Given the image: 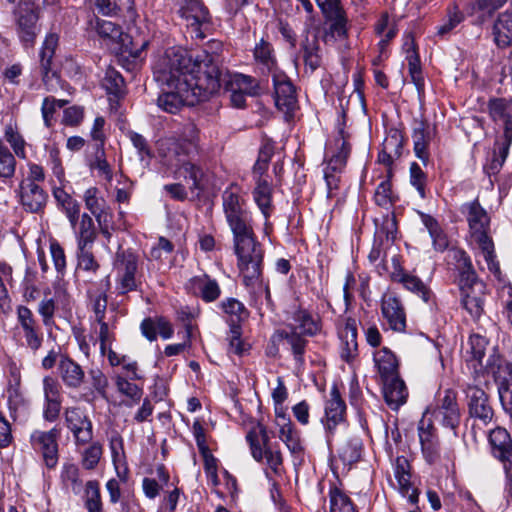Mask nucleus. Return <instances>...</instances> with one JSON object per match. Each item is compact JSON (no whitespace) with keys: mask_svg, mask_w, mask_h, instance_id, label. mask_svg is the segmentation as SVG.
I'll return each instance as SVG.
<instances>
[{"mask_svg":"<svg viewBox=\"0 0 512 512\" xmlns=\"http://www.w3.org/2000/svg\"><path fill=\"white\" fill-rule=\"evenodd\" d=\"M91 169L97 170L100 175H103L106 180L112 179V171L110 165L105 159L104 147L102 144H95V158L90 163Z\"/></svg>","mask_w":512,"mask_h":512,"instance_id":"nucleus-59","label":"nucleus"},{"mask_svg":"<svg viewBox=\"0 0 512 512\" xmlns=\"http://www.w3.org/2000/svg\"><path fill=\"white\" fill-rule=\"evenodd\" d=\"M381 310L389 327L397 332L406 328V313L401 301L393 295H385L382 299Z\"/></svg>","mask_w":512,"mask_h":512,"instance_id":"nucleus-20","label":"nucleus"},{"mask_svg":"<svg viewBox=\"0 0 512 512\" xmlns=\"http://www.w3.org/2000/svg\"><path fill=\"white\" fill-rule=\"evenodd\" d=\"M495 42L500 47H507L512 43V11L499 15L493 27Z\"/></svg>","mask_w":512,"mask_h":512,"instance_id":"nucleus-35","label":"nucleus"},{"mask_svg":"<svg viewBox=\"0 0 512 512\" xmlns=\"http://www.w3.org/2000/svg\"><path fill=\"white\" fill-rule=\"evenodd\" d=\"M489 443L492 454L500 461L512 457V438L509 432L502 427H496L489 433Z\"/></svg>","mask_w":512,"mask_h":512,"instance_id":"nucleus-27","label":"nucleus"},{"mask_svg":"<svg viewBox=\"0 0 512 512\" xmlns=\"http://www.w3.org/2000/svg\"><path fill=\"white\" fill-rule=\"evenodd\" d=\"M20 203L25 211L40 213L43 211L48 195L38 184L21 182L19 186Z\"/></svg>","mask_w":512,"mask_h":512,"instance_id":"nucleus-19","label":"nucleus"},{"mask_svg":"<svg viewBox=\"0 0 512 512\" xmlns=\"http://www.w3.org/2000/svg\"><path fill=\"white\" fill-rule=\"evenodd\" d=\"M247 441L250 444L251 453L253 458L260 462L265 456L268 466L274 471L278 472L279 467L282 464V456L279 451L273 450L271 447H266V450L263 451L262 447L259 444L257 436L249 432L246 436Z\"/></svg>","mask_w":512,"mask_h":512,"instance_id":"nucleus-28","label":"nucleus"},{"mask_svg":"<svg viewBox=\"0 0 512 512\" xmlns=\"http://www.w3.org/2000/svg\"><path fill=\"white\" fill-rule=\"evenodd\" d=\"M221 49V42L213 40L209 42L208 48L200 51L207 53L213 59V63L219 71L220 88L224 86L225 91H236L251 97L257 96L260 86L255 78L240 73H229L220 67L219 51Z\"/></svg>","mask_w":512,"mask_h":512,"instance_id":"nucleus-5","label":"nucleus"},{"mask_svg":"<svg viewBox=\"0 0 512 512\" xmlns=\"http://www.w3.org/2000/svg\"><path fill=\"white\" fill-rule=\"evenodd\" d=\"M330 512H356L355 505L351 499L337 487L329 492Z\"/></svg>","mask_w":512,"mask_h":512,"instance_id":"nucleus-43","label":"nucleus"},{"mask_svg":"<svg viewBox=\"0 0 512 512\" xmlns=\"http://www.w3.org/2000/svg\"><path fill=\"white\" fill-rule=\"evenodd\" d=\"M77 248L92 247L96 238L93 219L88 214L81 216L78 230L75 232Z\"/></svg>","mask_w":512,"mask_h":512,"instance_id":"nucleus-41","label":"nucleus"},{"mask_svg":"<svg viewBox=\"0 0 512 512\" xmlns=\"http://www.w3.org/2000/svg\"><path fill=\"white\" fill-rule=\"evenodd\" d=\"M457 284L460 292L465 291H483L485 290L484 283L478 278L477 273L470 263L466 265L464 269H457Z\"/></svg>","mask_w":512,"mask_h":512,"instance_id":"nucleus-37","label":"nucleus"},{"mask_svg":"<svg viewBox=\"0 0 512 512\" xmlns=\"http://www.w3.org/2000/svg\"><path fill=\"white\" fill-rule=\"evenodd\" d=\"M421 221L429 232L433 246L438 251H444L448 247V240L436 219L428 214L421 213Z\"/></svg>","mask_w":512,"mask_h":512,"instance_id":"nucleus-40","label":"nucleus"},{"mask_svg":"<svg viewBox=\"0 0 512 512\" xmlns=\"http://www.w3.org/2000/svg\"><path fill=\"white\" fill-rule=\"evenodd\" d=\"M484 291H465L461 293V302L472 318L478 319L484 311Z\"/></svg>","mask_w":512,"mask_h":512,"instance_id":"nucleus-42","label":"nucleus"},{"mask_svg":"<svg viewBox=\"0 0 512 512\" xmlns=\"http://www.w3.org/2000/svg\"><path fill=\"white\" fill-rule=\"evenodd\" d=\"M393 280L401 283L407 290L419 295L426 303L433 298L432 291L415 275L399 271L394 273Z\"/></svg>","mask_w":512,"mask_h":512,"instance_id":"nucleus-31","label":"nucleus"},{"mask_svg":"<svg viewBox=\"0 0 512 512\" xmlns=\"http://www.w3.org/2000/svg\"><path fill=\"white\" fill-rule=\"evenodd\" d=\"M160 154L165 159V164L170 167H177L185 162V157L194 153L188 149V145L178 138H168L160 142Z\"/></svg>","mask_w":512,"mask_h":512,"instance_id":"nucleus-23","label":"nucleus"},{"mask_svg":"<svg viewBox=\"0 0 512 512\" xmlns=\"http://www.w3.org/2000/svg\"><path fill=\"white\" fill-rule=\"evenodd\" d=\"M345 410V402L340 397L338 389L333 387L325 405V418L322 419L327 433L332 434L336 426L343 422Z\"/></svg>","mask_w":512,"mask_h":512,"instance_id":"nucleus-22","label":"nucleus"},{"mask_svg":"<svg viewBox=\"0 0 512 512\" xmlns=\"http://www.w3.org/2000/svg\"><path fill=\"white\" fill-rule=\"evenodd\" d=\"M178 139L187 144L188 149L198 151L199 130L194 123L184 125Z\"/></svg>","mask_w":512,"mask_h":512,"instance_id":"nucleus-62","label":"nucleus"},{"mask_svg":"<svg viewBox=\"0 0 512 512\" xmlns=\"http://www.w3.org/2000/svg\"><path fill=\"white\" fill-rule=\"evenodd\" d=\"M430 133L427 131V125L424 121H415L412 140L414 144L415 155L424 163L428 161L429 153L427 151L430 142Z\"/></svg>","mask_w":512,"mask_h":512,"instance_id":"nucleus-32","label":"nucleus"},{"mask_svg":"<svg viewBox=\"0 0 512 512\" xmlns=\"http://www.w3.org/2000/svg\"><path fill=\"white\" fill-rule=\"evenodd\" d=\"M434 415L443 427L452 430L454 435L457 434L456 431L461 422V413L454 391L446 390L444 392Z\"/></svg>","mask_w":512,"mask_h":512,"instance_id":"nucleus-14","label":"nucleus"},{"mask_svg":"<svg viewBox=\"0 0 512 512\" xmlns=\"http://www.w3.org/2000/svg\"><path fill=\"white\" fill-rule=\"evenodd\" d=\"M16 315L17 326L15 330L17 334H20L28 329L34 328L39 325L32 311L26 306H18L16 309Z\"/></svg>","mask_w":512,"mask_h":512,"instance_id":"nucleus-56","label":"nucleus"},{"mask_svg":"<svg viewBox=\"0 0 512 512\" xmlns=\"http://www.w3.org/2000/svg\"><path fill=\"white\" fill-rule=\"evenodd\" d=\"M56 311V303L53 298H43L37 308L38 314L42 318V323L46 328H51L54 324V315Z\"/></svg>","mask_w":512,"mask_h":512,"instance_id":"nucleus-60","label":"nucleus"},{"mask_svg":"<svg viewBox=\"0 0 512 512\" xmlns=\"http://www.w3.org/2000/svg\"><path fill=\"white\" fill-rule=\"evenodd\" d=\"M65 422L77 444H86L93 438L92 422L79 407H68L64 411Z\"/></svg>","mask_w":512,"mask_h":512,"instance_id":"nucleus-13","label":"nucleus"},{"mask_svg":"<svg viewBox=\"0 0 512 512\" xmlns=\"http://www.w3.org/2000/svg\"><path fill=\"white\" fill-rule=\"evenodd\" d=\"M44 405L43 418L48 422H54L61 411V386L57 379L45 376L42 380Z\"/></svg>","mask_w":512,"mask_h":512,"instance_id":"nucleus-16","label":"nucleus"},{"mask_svg":"<svg viewBox=\"0 0 512 512\" xmlns=\"http://www.w3.org/2000/svg\"><path fill=\"white\" fill-rule=\"evenodd\" d=\"M481 385L476 382L467 384L464 391L470 416L487 424L493 418V410L489 404L488 396Z\"/></svg>","mask_w":512,"mask_h":512,"instance_id":"nucleus-12","label":"nucleus"},{"mask_svg":"<svg viewBox=\"0 0 512 512\" xmlns=\"http://www.w3.org/2000/svg\"><path fill=\"white\" fill-rule=\"evenodd\" d=\"M394 474L397 479L399 489L404 496H407L411 504L418 501V493L411 486L410 464L404 456L397 457L394 464Z\"/></svg>","mask_w":512,"mask_h":512,"instance_id":"nucleus-26","label":"nucleus"},{"mask_svg":"<svg viewBox=\"0 0 512 512\" xmlns=\"http://www.w3.org/2000/svg\"><path fill=\"white\" fill-rule=\"evenodd\" d=\"M105 90L116 97L124 93V79L122 75L112 67H108L102 79Z\"/></svg>","mask_w":512,"mask_h":512,"instance_id":"nucleus-44","label":"nucleus"},{"mask_svg":"<svg viewBox=\"0 0 512 512\" xmlns=\"http://www.w3.org/2000/svg\"><path fill=\"white\" fill-rule=\"evenodd\" d=\"M102 447L98 443L90 445L83 453L82 464L86 469H93L99 462Z\"/></svg>","mask_w":512,"mask_h":512,"instance_id":"nucleus-64","label":"nucleus"},{"mask_svg":"<svg viewBox=\"0 0 512 512\" xmlns=\"http://www.w3.org/2000/svg\"><path fill=\"white\" fill-rule=\"evenodd\" d=\"M301 51L303 53V61L305 70H310L311 73L316 71L322 63V57L320 55V46L316 37L311 41L307 38L301 45Z\"/></svg>","mask_w":512,"mask_h":512,"instance_id":"nucleus-39","label":"nucleus"},{"mask_svg":"<svg viewBox=\"0 0 512 512\" xmlns=\"http://www.w3.org/2000/svg\"><path fill=\"white\" fill-rule=\"evenodd\" d=\"M233 244L243 282H257L262 275L263 249L254 230L233 234Z\"/></svg>","mask_w":512,"mask_h":512,"instance_id":"nucleus-4","label":"nucleus"},{"mask_svg":"<svg viewBox=\"0 0 512 512\" xmlns=\"http://www.w3.org/2000/svg\"><path fill=\"white\" fill-rule=\"evenodd\" d=\"M24 340L23 345L36 353L43 344L44 336L41 327L38 325L19 334Z\"/></svg>","mask_w":512,"mask_h":512,"instance_id":"nucleus-58","label":"nucleus"},{"mask_svg":"<svg viewBox=\"0 0 512 512\" xmlns=\"http://www.w3.org/2000/svg\"><path fill=\"white\" fill-rule=\"evenodd\" d=\"M39 13L36 9L26 5L15 12V25L18 39L25 49L33 48L40 33L38 25Z\"/></svg>","mask_w":512,"mask_h":512,"instance_id":"nucleus-10","label":"nucleus"},{"mask_svg":"<svg viewBox=\"0 0 512 512\" xmlns=\"http://www.w3.org/2000/svg\"><path fill=\"white\" fill-rule=\"evenodd\" d=\"M98 189L96 187H91L85 191L84 201L86 208L97 217L100 222L101 214L105 208V200L103 198L98 197Z\"/></svg>","mask_w":512,"mask_h":512,"instance_id":"nucleus-54","label":"nucleus"},{"mask_svg":"<svg viewBox=\"0 0 512 512\" xmlns=\"http://www.w3.org/2000/svg\"><path fill=\"white\" fill-rule=\"evenodd\" d=\"M463 20V13L458 9V6L454 4L452 8L448 9L447 16L443 22L437 26V35L440 37H445Z\"/></svg>","mask_w":512,"mask_h":512,"instance_id":"nucleus-48","label":"nucleus"},{"mask_svg":"<svg viewBox=\"0 0 512 512\" xmlns=\"http://www.w3.org/2000/svg\"><path fill=\"white\" fill-rule=\"evenodd\" d=\"M58 370L60 378L66 387L78 389L84 383L85 372L83 368L70 357H61Z\"/></svg>","mask_w":512,"mask_h":512,"instance_id":"nucleus-24","label":"nucleus"},{"mask_svg":"<svg viewBox=\"0 0 512 512\" xmlns=\"http://www.w3.org/2000/svg\"><path fill=\"white\" fill-rule=\"evenodd\" d=\"M276 106L285 112L292 111L297 103L296 91L290 79L283 73L273 74Z\"/></svg>","mask_w":512,"mask_h":512,"instance_id":"nucleus-18","label":"nucleus"},{"mask_svg":"<svg viewBox=\"0 0 512 512\" xmlns=\"http://www.w3.org/2000/svg\"><path fill=\"white\" fill-rule=\"evenodd\" d=\"M282 336L286 339L287 343L290 345L292 352L294 354L295 360L302 364L304 359L303 355L305 352V347L307 341L302 337L301 333H298L295 330H291L289 332H283Z\"/></svg>","mask_w":512,"mask_h":512,"instance_id":"nucleus-50","label":"nucleus"},{"mask_svg":"<svg viewBox=\"0 0 512 512\" xmlns=\"http://www.w3.org/2000/svg\"><path fill=\"white\" fill-rule=\"evenodd\" d=\"M361 442L359 439L347 441L339 450V457L344 464L357 462L361 457Z\"/></svg>","mask_w":512,"mask_h":512,"instance_id":"nucleus-55","label":"nucleus"},{"mask_svg":"<svg viewBox=\"0 0 512 512\" xmlns=\"http://www.w3.org/2000/svg\"><path fill=\"white\" fill-rule=\"evenodd\" d=\"M222 205L232 234L253 229L251 212L236 186L231 185L223 192Z\"/></svg>","mask_w":512,"mask_h":512,"instance_id":"nucleus-6","label":"nucleus"},{"mask_svg":"<svg viewBox=\"0 0 512 512\" xmlns=\"http://www.w3.org/2000/svg\"><path fill=\"white\" fill-rule=\"evenodd\" d=\"M374 362L382 380L399 375L396 356L388 348L383 347L376 351Z\"/></svg>","mask_w":512,"mask_h":512,"instance_id":"nucleus-30","label":"nucleus"},{"mask_svg":"<svg viewBox=\"0 0 512 512\" xmlns=\"http://www.w3.org/2000/svg\"><path fill=\"white\" fill-rule=\"evenodd\" d=\"M382 381L383 394L386 403L391 409L397 410L406 402L408 396V391L404 381L400 379L399 375Z\"/></svg>","mask_w":512,"mask_h":512,"instance_id":"nucleus-25","label":"nucleus"},{"mask_svg":"<svg viewBox=\"0 0 512 512\" xmlns=\"http://www.w3.org/2000/svg\"><path fill=\"white\" fill-rule=\"evenodd\" d=\"M327 28L324 35L325 42L343 41L348 37L349 20L342 6H336L322 11Z\"/></svg>","mask_w":512,"mask_h":512,"instance_id":"nucleus-15","label":"nucleus"},{"mask_svg":"<svg viewBox=\"0 0 512 512\" xmlns=\"http://www.w3.org/2000/svg\"><path fill=\"white\" fill-rule=\"evenodd\" d=\"M254 57L256 61L263 64L268 71H271L276 64L271 44L263 39L255 46Z\"/></svg>","mask_w":512,"mask_h":512,"instance_id":"nucleus-52","label":"nucleus"},{"mask_svg":"<svg viewBox=\"0 0 512 512\" xmlns=\"http://www.w3.org/2000/svg\"><path fill=\"white\" fill-rule=\"evenodd\" d=\"M335 142L337 152L331 156L324 170L341 173L346 166L347 159L351 152V147L343 130H340L339 137Z\"/></svg>","mask_w":512,"mask_h":512,"instance_id":"nucleus-29","label":"nucleus"},{"mask_svg":"<svg viewBox=\"0 0 512 512\" xmlns=\"http://www.w3.org/2000/svg\"><path fill=\"white\" fill-rule=\"evenodd\" d=\"M64 485L70 488L75 494L81 490L82 483L79 480V469L74 464H65L61 473Z\"/></svg>","mask_w":512,"mask_h":512,"instance_id":"nucleus-57","label":"nucleus"},{"mask_svg":"<svg viewBox=\"0 0 512 512\" xmlns=\"http://www.w3.org/2000/svg\"><path fill=\"white\" fill-rule=\"evenodd\" d=\"M221 308L225 314L226 322L230 328L241 326V323L248 317V311L239 300L227 298L221 302Z\"/></svg>","mask_w":512,"mask_h":512,"instance_id":"nucleus-33","label":"nucleus"},{"mask_svg":"<svg viewBox=\"0 0 512 512\" xmlns=\"http://www.w3.org/2000/svg\"><path fill=\"white\" fill-rule=\"evenodd\" d=\"M92 247L77 248V268L78 274L82 273L87 281H92V276L100 269V264L92 253Z\"/></svg>","mask_w":512,"mask_h":512,"instance_id":"nucleus-36","label":"nucleus"},{"mask_svg":"<svg viewBox=\"0 0 512 512\" xmlns=\"http://www.w3.org/2000/svg\"><path fill=\"white\" fill-rule=\"evenodd\" d=\"M410 183L416 188L420 197L425 198L426 174L416 162L410 165Z\"/></svg>","mask_w":512,"mask_h":512,"instance_id":"nucleus-63","label":"nucleus"},{"mask_svg":"<svg viewBox=\"0 0 512 512\" xmlns=\"http://www.w3.org/2000/svg\"><path fill=\"white\" fill-rule=\"evenodd\" d=\"M491 119L503 128V137L512 142V98H493L488 102Z\"/></svg>","mask_w":512,"mask_h":512,"instance_id":"nucleus-17","label":"nucleus"},{"mask_svg":"<svg viewBox=\"0 0 512 512\" xmlns=\"http://www.w3.org/2000/svg\"><path fill=\"white\" fill-rule=\"evenodd\" d=\"M114 267L116 271V289L118 293L126 294L137 290V257L129 251H118Z\"/></svg>","mask_w":512,"mask_h":512,"instance_id":"nucleus-8","label":"nucleus"},{"mask_svg":"<svg viewBox=\"0 0 512 512\" xmlns=\"http://www.w3.org/2000/svg\"><path fill=\"white\" fill-rule=\"evenodd\" d=\"M279 437L292 453L296 454L301 452L302 446L299 436L289 421L280 427Z\"/></svg>","mask_w":512,"mask_h":512,"instance_id":"nucleus-51","label":"nucleus"},{"mask_svg":"<svg viewBox=\"0 0 512 512\" xmlns=\"http://www.w3.org/2000/svg\"><path fill=\"white\" fill-rule=\"evenodd\" d=\"M340 357L347 363L352 362L358 355L357 322L348 317L344 327L339 331Z\"/></svg>","mask_w":512,"mask_h":512,"instance_id":"nucleus-21","label":"nucleus"},{"mask_svg":"<svg viewBox=\"0 0 512 512\" xmlns=\"http://www.w3.org/2000/svg\"><path fill=\"white\" fill-rule=\"evenodd\" d=\"M272 186L267 179H259L253 190V198L263 216L267 219L272 210Z\"/></svg>","mask_w":512,"mask_h":512,"instance_id":"nucleus-34","label":"nucleus"},{"mask_svg":"<svg viewBox=\"0 0 512 512\" xmlns=\"http://www.w3.org/2000/svg\"><path fill=\"white\" fill-rule=\"evenodd\" d=\"M177 319L184 325L186 337L189 340L192 336L193 325L192 321L195 320L199 314L200 309L198 306H180L177 311Z\"/></svg>","mask_w":512,"mask_h":512,"instance_id":"nucleus-53","label":"nucleus"},{"mask_svg":"<svg viewBox=\"0 0 512 512\" xmlns=\"http://www.w3.org/2000/svg\"><path fill=\"white\" fill-rule=\"evenodd\" d=\"M177 167L183 172L185 178L192 180L191 189L200 188V182L204 175L200 167L189 161H185Z\"/></svg>","mask_w":512,"mask_h":512,"instance_id":"nucleus-61","label":"nucleus"},{"mask_svg":"<svg viewBox=\"0 0 512 512\" xmlns=\"http://www.w3.org/2000/svg\"><path fill=\"white\" fill-rule=\"evenodd\" d=\"M196 286L200 290L201 297L206 302L216 300L220 295V288L215 280L210 279L207 275L194 279Z\"/></svg>","mask_w":512,"mask_h":512,"instance_id":"nucleus-47","label":"nucleus"},{"mask_svg":"<svg viewBox=\"0 0 512 512\" xmlns=\"http://www.w3.org/2000/svg\"><path fill=\"white\" fill-rule=\"evenodd\" d=\"M116 387L121 394L131 399V402H127L125 404L127 407H132L133 404L138 403L141 400V397L143 395L142 388L128 381L126 378L121 376L117 377Z\"/></svg>","mask_w":512,"mask_h":512,"instance_id":"nucleus-49","label":"nucleus"},{"mask_svg":"<svg viewBox=\"0 0 512 512\" xmlns=\"http://www.w3.org/2000/svg\"><path fill=\"white\" fill-rule=\"evenodd\" d=\"M85 507L88 512H103L99 483L88 481L85 488Z\"/></svg>","mask_w":512,"mask_h":512,"instance_id":"nucleus-46","label":"nucleus"},{"mask_svg":"<svg viewBox=\"0 0 512 512\" xmlns=\"http://www.w3.org/2000/svg\"><path fill=\"white\" fill-rule=\"evenodd\" d=\"M292 320L293 323L289 325L290 329L304 336H313L319 330L317 322L313 319L312 315L304 309H297L293 313Z\"/></svg>","mask_w":512,"mask_h":512,"instance_id":"nucleus-38","label":"nucleus"},{"mask_svg":"<svg viewBox=\"0 0 512 512\" xmlns=\"http://www.w3.org/2000/svg\"><path fill=\"white\" fill-rule=\"evenodd\" d=\"M465 359L472 370L473 381L488 384L491 377L500 386L512 379V363L503 357L496 346H490L489 340L480 335H470L465 351Z\"/></svg>","mask_w":512,"mask_h":512,"instance_id":"nucleus-2","label":"nucleus"},{"mask_svg":"<svg viewBox=\"0 0 512 512\" xmlns=\"http://www.w3.org/2000/svg\"><path fill=\"white\" fill-rule=\"evenodd\" d=\"M59 435L60 431L54 427L49 431L36 430L30 436L32 447L41 452L46 467L50 469L58 463Z\"/></svg>","mask_w":512,"mask_h":512,"instance_id":"nucleus-11","label":"nucleus"},{"mask_svg":"<svg viewBox=\"0 0 512 512\" xmlns=\"http://www.w3.org/2000/svg\"><path fill=\"white\" fill-rule=\"evenodd\" d=\"M219 71L205 52L188 54L169 48L154 64V78L167 90L157 98V106L176 114L184 106H194L220 90Z\"/></svg>","mask_w":512,"mask_h":512,"instance_id":"nucleus-1","label":"nucleus"},{"mask_svg":"<svg viewBox=\"0 0 512 512\" xmlns=\"http://www.w3.org/2000/svg\"><path fill=\"white\" fill-rule=\"evenodd\" d=\"M58 42L59 36L56 33H48L39 54L42 82L49 92H56L59 88L63 87L58 73L51 68Z\"/></svg>","mask_w":512,"mask_h":512,"instance_id":"nucleus-9","label":"nucleus"},{"mask_svg":"<svg viewBox=\"0 0 512 512\" xmlns=\"http://www.w3.org/2000/svg\"><path fill=\"white\" fill-rule=\"evenodd\" d=\"M462 212L466 215L471 243L483 257L489 272L500 279L501 270L490 235V217L487 211L479 204L478 200H474L464 204Z\"/></svg>","mask_w":512,"mask_h":512,"instance_id":"nucleus-3","label":"nucleus"},{"mask_svg":"<svg viewBox=\"0 0 512 512\" xmlns=\"http://www.w3.org/2000/svg\"><path fill=\"white\" fill-rule=\"evenodd\" d=\"M178 13L185 20L191 38L203 39L211 24L208 9L200 0H178Z\"/></svg>","mask_w":512,"mask_h":512,"instance_id":"nucleus-7","label":"nucleus"},{"mask_svg":"<svg viewBox=\"0 0 512 512\" xmlns=\"http://www.w3.org/2000/svg\"><path fill=\"white\" fill-rule=\"evenodd\" d=\"M16 160L10 149L0 140V179L12 178L15 174Z\"/></svg>","mask_w":512,"mask_h":512,"instance_id":"nucleus-45","label":"nucleus"}]
</instances>
